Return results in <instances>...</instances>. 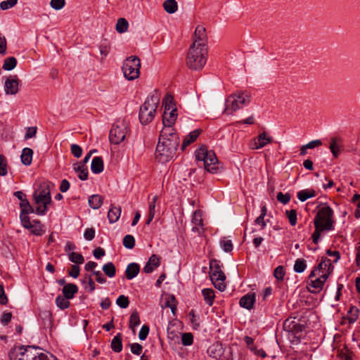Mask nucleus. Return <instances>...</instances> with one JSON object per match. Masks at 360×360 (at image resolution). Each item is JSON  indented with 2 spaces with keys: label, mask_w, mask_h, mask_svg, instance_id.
Listing matches in <instances>:
<instances>
[{
  "label": "nucleus",
  "mask_w": 360,
  "mask_h": 360,
  "mask_svg": "<svg viewBox=\"0 0 360 360\" xmlns=\"http://www.w3.org/2000/svg\"><path fill=\"white\" fill-rule=\"evenodd\" d=\"M103 198L100 195H92L89 198L90 207L94 210L98 209L103 204Z\"/></svg>",
  "instance_id": "obj_28"
},
{
  "label": "nucleus",
  "mask_w": 360,
  "mask_h": 360,
  "mask_svg": "<svg viewBox=\"0 0 360 360\" xmlns=\"http://www.w3.org/2000/svg\"><path fill=\"white\" fill-rule=\"evenodd\" d=\"M250 101V95L247 91H236L227 97L224 113L230 115L248 105Z\"/></svg>",
  "instance_id": "obj_4"
},
{
  "label": "nucleus",
  "mask_w": 360,
  "mask_h": 360,
  "mask_svg": "<svg viewBox=\"0 0 360 360\" xmlns=\"http://www.w3.org/2000/svg\"><path fill=\"white\" fill-rule=\"evenodd\" d=\"M129 132V122L125 120H117L110 131L109 140L111 143L118 145L125 139Z\"/></svg>",
  "instance_id": "obj_6"
},
{
  "label": "nucleus",
  "mask_w": 360,
  "mask_h": 360,
  "mask_svg": "<svg viewBox=\"0 0 360 360\" xmlns=\"http://www.w3.org/2000/svg\"><path fill=\"white\" fill-rule=\"evenodd\" d=\"M221 350V345L217 343L210 346L207 349V352L210 356H212L213 358H217L218 356H221L222 353Z\"/></svg>",
  "instance_id": "obj_35"
},
{
  "label": "nucleus",
  "mask_w": 360,
  "mask_h": 360,
  "mask_svg": "<svg viewBox=\"0 0 360 360\" xmlns=\"http://www.w3.org/2000/svg\"><path fill=\"white\" fill-rule=\"evenodd\" d=\"M14 195L20 200V207L21 212H34L29 201L25 198V195L22 191H15Z\"/></svg>",
  "instance_id": "obj_18"
},
{
  "label": "nucleus",
  "mask_w": 360,
  "mask_h": 360,
  "mask_svg": "<svg viewBox=\"0 0 360 360\" xmlns=\"http://www.w3.org/2000/svg\"><path fill=\"white\" fill-rule=\"evenodd\" d=\"M267 209L265 205H263L261 208V214L260 215L257 217V219L255 220V224L260 226V229L262 230L265 228L266 225V222L264 220V217L266 214Z\"/></svg>",
  "instance_id": "obj_32"
},
{
  "label": "nucleus",
  "mask_w": 360,
  "mask_h": 360,
  "mask_svg": "<svg viewBox=\"0 0 360 360\" xmlns=\"http://www.w3.org/2000/svg\"><path fill=\"white\" fill-rule=\"evenodd\" d=\"M207 35L205 28L201 25L196 27L194 33V41L192 45L198 47H207Z\"/></svg>",
  "instance_id": "obj_15"
},
{
  "label": "nucleus",
  "mask_w": 360,
  "mask_h": 360,
  "mask_svg": "<svg viewBox=\"0 0 360 360\" xmlns=\"http://www.w3.org/2000/svg\"><path fill=\"white\" fill-rule=\"evenodd\" d=\"M277 200L280 202L286 205L289 202L290 200V195L289 193H283L282 192H279L277 194Z\"/></svg>",
  "instance_id": "obj_52"
},
{
  "label": "nucleus",
  "mask_w": 360,
  "mask_h": 360,
  "mask_svg": "<svg viewBox=\"0 0 360 360\" xmlns=\"http://www.w3.org/2000/svg\"><path fill=\"white\" fill-rule=\"evenodd\" d=\"M131 352L136 355H140L143 350V347L139 343H132L130 345Z\"/></svg>",
  "instance_id": "obj_59"
},
{
  "label": "nucleus",
  "mask_w": 360,
  "mask_h": 360,
  "mask_svg": "<svg viewBox=\"0 0 360 360\" xmlns=\"http://www.w3.org/2000/svg\"><path fill=\"white\" fill-rule=\"evenodd\" d=\"M84 237L87 240H92L95 237V230L93 228L86 229L84 233Z\"/></svg>",
  "instance_id": "obj_63"
},
{
  "label": "nucleus",
  "mask_w": 360,
  "mask_h": 360,
  "mask_svg": "<svg viewBox=\"0 0 360 360\" xmlns=\"http://www.w3.org/2000/svg\"><path fill=\"white\" fill-rule=\"evenodd\" d=\"M7 172V162L6 157L4 155H0V176H6Z\"/></svg>",
  "instance_id": "obj_48"
},
{
  "label": "nucleus",
  "mask_w": 360,
  "mask_h": 360,
  "mask_svg": "<svg viewBox=\"0 0 360 360\" xmlns=\"http://www.w3.org/2000/svg\"><path fill=\"white\" fill-rule=\"evenodd\" d=\"M332 270L333 266L331 260L327 257H322L321 261L317 267L311 271L309 278H314L317 274H323V272H328L329 276Z\"/></svg>",
  "instance_id": "obj_13"
},
{
  "label": "nucleus",
  "mask_w": 360,
  "mask_h": 360,
  "mask_svg": "<svg viewBox=\"0 0 360 360\" xmlns=\"http://www.w3.org/2000/svg\"><path fill=\"white\" fill-rule=\"evenodd\" d=\"M336 141H337L336 138L331 139V141H330V149L333 155L335 157H338V155L339 154V148L336 144Z\"/></svg>",
  "instance_id": "obj_60"
},
{
  "label": "nucleus",
  "mask_w": 360,
  "mask_h": 360,
  "mask_svg": "<svg viewBox=\"0 0 360 360\" xmlns=\"http://www.w3.org/2000/svg\"><path fill=\"white\" fill-rule=\"evenodd\" d=\"M63 296L66 299H72L75 294L78 291V288L75 284L68 283L65 285L63 288Z\"/></svg>",
  "instance_id": "obj_22"
},
{
  "label": "nucleus",
  "mask_w": 360,
  "mask_h": 360,
  "mask_svg": "<svg viewBox=\"0 0 360 360\" xmlns=\"http://www.w3.org/2000/svg\"><path fill=\"white\" fill-rule=\"evenodd\" d=\"M35 354L36 357L32 359V360H49L48 356L46 354L38 352V347L35 349Z\"/></svg>",
  "instance_id": "obj_64"
},
{
  "label": "nucleus",
  "mask_w": 360,
  "mask_h": 360,
  "mask_svg": "<svg viewBox=\"0 0 360 360\" xmlns=\"http://www.w3.org/2000/svg\"><path fill=\"white\" fill-rule=\"evenodd\" d=\"M333 211L329 206L321 207L314 218V225L325 228L326 231L333 229Z\"/></svg>",
  "instance_id": "obj_9"
},
{
  "label": "nucleus",
  "mask_w": 360,
  "mask_h": 360,
  "mask_svg": "<svg viewBox=\"0 0 360 360\" xmlns=\"http://www.w3.org/2000/svg\"><path fill=\"white\" fill-rule=\"evenodd\" d=\"M68 255L70 261L75 264H80L84 262V257L79 253L72 252H69Z\"/></svg>",
  "instance_id": "obj_40"
},
{
  "label": "nucleus",
  "mask_w": 360,
  "mask_h": 360,
  "mask_svg": "<svg viewBox=\"0 0 360 360\" xmlns=\"http://www.w3.org/2000/svg\"><path fill=\"white\" fill-rule=\"evenodd\" d=\"M111 348L115 352H120L122 349V334L117 333L111 342Z\"/></svg>",
  "instance_id": "obj_30"
},
{
  "label": "nucleus",
  "mask_w": 360,
  "mask_h": 360,
  "mask_svg": "<svg viewBox=\"0 0 360 360\" xmlns=\"http://www.w3.org/2000/svg\"><path fill=\"white\" fill-rule=\"evenodd\" d=\"M129 23L125 18H119L116 24V30L119 33H124L127 31Z\"/></svg>",
  "instance_id": "obj_39"
},
{
  "label": "nucleus",
  "mask_w": 360,
  "mask_h": 360,
  "mask_svg": "<svg viewBox=\"0 0 360 360\" xmlns=\"http://www.w3.org/2000/svg\"><path fill=\"white\" fill-rule=\"evenodd\" d=\"M306 267V262L303 259H297L295 262L294 271L297 273H302Z\"/></svg>",
  "instance_id": "obj_43"
},
{
  "label": "nucleus",
  "mask_w": 360,
  "mask_h": 360,
  "mask_svg": "<svg viewBox=\"0 0 360 360\" xmlns=\"http://www.w3.org/2000/svg\"><path fill=\"white\" fill-rule=\"evenodd\" d=\"M179 142V137L174 129H162L156 147L155 159L161 163L172 160L176 155Z\"/></svg>",
  "instance_id": "obj_1"
},
{
  "label": "nucleus",
  "mask_w": 360,
  "mask_h": 360,
  "mask_svg": "<svg viewBox=\"0 0 360 360\" xmlns=\"http://www.w3.org/2000/svg\"><path fill=\"white\" fill-rule=\"evenodd\" d=\"M207 58V47L191 45L186 56V65L193 70H200L206 64Z\"/></svg>",
  "instance_id": "obj_2"
},
{
  "label": "nucleus",
  "mask_w": 360,
  "mask_h": 360,
  "mask_svg": "<svg viewBox=\"0 0 360 360\" xmlns=\"http://www.w3.org/2000/svg\"><path fill=\"white\" fill-rule=\"evenodd\" d=\"M141 323L139 313L133 311L129 318V328L135 333V328Z\"/></svg>",
  "instance_id": "obj_36"
},
{
  "label": "nucleus",
  "mask_w": 360,
  "mask_h": 360,
  "mask_svg": "<svg viewBox=\"0 0 360 360\" xmlns=\"http://www.w3.org/2000/svg\"><path fill=\"white\" fill-rule=\"evenodd\" d=\"M32 233L36 236L43 234L42 226L39 220H34L32 227L30 229Z\"/></svg>",
  "instance_id": "obj_42"
},
{
  "label": "nucleus",
  "mask_w": 360,
  "mask_h": 360,
  "mask_svg": "<svg viewBox=\"0 0 360 360\" xmlns=\"http://www.w3.org/2000/svg\"><path fill=\"white\" fill-rule=\"evenodd\" d=\"M188 316H189V319H190V321L191 323H192L193 325V327L194 329H198L199 327H200V323L199 321H198L195 314H194V311L193 310H191L189 314H188Z\"/></svg>",
  "instance_id": "obj_57"
},
{
  "label": "nucleus",
  "mask_w": 360,
  "mask_h": 360,
  "mask_svg": "<svg viewBox=\"0 0 360 360\" xmlns=\"http://www.w3.org/2000/svg\"><path fill=\"white\" fill-rule=\"evenodd\" d=\"M103 271L110 278H112L115 276L116 269L112 262H108L103 266Z\"/></svg>",
  "instance_id": "obj_37"
},
{
  "label": "nucleus",
  "mask_w": 360,
  "mask_h": 360,
  "mask_svg": "<svg viewBox=\"0 0 360 360\" xmlns=\"http://www.w3.org/2000/svg\"><path fill=\"white\" fill-rule=\"evenodd\" d=\"M91 169L94 174H99L103 170V161L101 157H95L93 158Z\"/></svg>",
  "instance_id": "obj_25"
},
{
  "label": "nucleus",
  "mask_w": 360,
  "mask_h": 360,
  "mask_svg": "<svg viewBox=\"0 0 360 360\" xmlns=\"http://www.w3.org/2000/svg\"><path fill=\"white\" fill-rule=\"evenodd\" d=\"M65 0H51L50 6L55 10H60L65 6Z\"/></svg>",
  "instance_id": "obj_53"
},
{
  "label": "nucleus",
  "mask_w": 360,
  "mask_h": 360,
  "mask_svg": "<svg viewBox=\"0 0 360 360\" xmlns=\"http://www.w3.org/2000/svg\"><path fill=\"white\" fill-rule=\"evenodd\" d=\"M33 198L36 204H42L36 209V213L39 215L46 214L48 207L47 205L51 202V197L50 189L48 186H41L40 188L35 191Z\"/></svg>",
  "instance_id": "obj_7"
},
{
  "label": "nucleus",
  "mask_w": 360,
  "mask_h": 360,
  "mask_svg": "<svg viewBox=\"0 0 360 360\" xmlns=\"http://www.w3.org/2000/svg\"><path fill=\"white\" fill-rule=\"evenodd\" d=\"M316 195V192L313 189L301 190L297 193V198L301 202H304L309 198H313Z\"/></svg>",
  "instance_id": "obj_31"
},
{
  "label": "nucleus",
  "mask_w": 360,
  "mask_h": 360,
  "mask_svg": "<svg viewBox=\"0 0 360 360\" xmlns=\"http://www.w3.org/2000/svg\"><path fill=\"white\" fill-rule=\"evenodd\" d=\"M285 214L292 226H295L297 223V212L295 210H286Z\"/></svg>",
  "instance_id": "obj_49"
},
{
  "label": "nucleus",
  "mask_w": 360,
  "mask_h": 360,
  "mask_svg": "<svg viewBox=\"0 0 360 360\" xmlns=\"http://www.w3.org/2000/svg\"><path fill=\"white\" fill-rule=\"evenodd\" d=\"M150 328L147 325L142 326L139 333V338L141 340H144L146 339L148 333H149Z\"/></svg>",
  "instance_id": "obj_56"
},
{
  "label": "nucleus",
  "mask_w": 360,
  "mask_h": 360,
  "mask_svg": "<svg viewBox=\"0 0 360 360\" xmlns=\"http://www.w3.org/2000/svg\"><path fill=\"white\" fill-rule=\"evenodd\" d=\"M159 102L160 98L158 94L147 97L139 109V118L142 124L146 125L153 121L156 115Z\"/></svg>",
  "instance_id": "obj_3"
},
{
  "label": "nucleus",
  "mask_w": 360,
  "mask_h": 360,
  "mask_svg": "<svg viewBox=\"0 0 360 360\" xmlns=\"http://www.w3.org/2000/svg\"><path fill=\"white\" fill-rule=\"evenodd\" d=\"M37 128L36 127H27L25 135V139H29L32 137H34L37 134Z\"/></svg>",
  "instance_id": "obj_62"
},
{
  "label": "nucleus",
  "mask_w": 360,
  "mask_h": 360,
  "mask_svg": "<svg viewBox=\"0 0 360 360\" xmlns=\"http://www.w3.org/2000/svg\"><path fill=\"white\" fill-rule=\"evenodd\" d=\"M17 65V60L14 57H8L4 60L3 68L5 70H12Z\"/></svg>",
  "instance_id": "obj_41"
},
{
  "label": "nucleus",
  "mask_w": 360,
  "mask_h": 360,
  "mask_svg": "<svg viewBox=\"0 0 360 360\" xmlns=\"http://www.w3.org/2000/svg\"><path fill=\"white\" fill-rule=\"evenodd\" d=\"M158 200V197L157 195H155L153 197L150 202H149L148 205V217L146 222L147 225H149L152 220L153 219L155 214V207H156V202Z\"/></svg>",
  "instance_id": "obj_27"
},
{
  "label": "nucleus",
  "mask_w": 360,
  "mask_h": 360,
  "mask_svg": "<svg viewBox=\"0 0 360 360\" xmlns=\"http://www.w3.org/2000/svg\"><path fill=\"white\" fill-rule=\"evenodd\" d=\"M255 302V293H248L240 298L239 304L240 307L243 308H245L247 309H251L253 307Z\"/></svg>",
  "instance_id": "obj_20"
},
{
  "label": "nucleus",
  "mask_w": 360,
  "mask_h": 360,
  "mask_svg": "<svg viewBox=\"0 0 360 360\" xmlns=\"http://www.w3.org/2000/svg\"><path fill=\"white\" fill-rule=\"evenodd\" d=\"M140 267L136 263L129 264L126 269V277L129 280H131L135 278L139 273Z\"/></svg>",
  "instance_id": "obj_24"
},
{
  "label": "nucleus",
  "mask_w": 360,
  "mask_h": 360,
  "mask_svg": "<svg viewBox=\"0 0 360 360\" xmlns=\"http://www.w3.org/2000/svg\"><path fill=\"white\" fill-rule=\"evenodd\" d=\"M221 246L223 250L226 252H231L233 250V244L230 240H223L220 242Z\"/></svg>",
  "instance_id": "obj_58"
},
{
  "label": "nucleus",
  "mask_w": 360,
  "mask_h": 360,
  "mask_svg": "<svg viewBox=\"0 0 360 360\" xmlns=\"http://www.w3.org/2000/svg\"><path fill=\"white\" fill-rule=\"evenodd\" d=\"M160 266V257L156 255H153L143 268L146 274L151 273L155 269Z\"/></svg>",
  "instance_id": "obj_19"
},
{
  "label": "nucleus",
  "mask_w": 360,
  "mask_h": 360,
  "mask_svg": "<svg viewBox=\"0 0 360 360\" xmlns=\"http://www.w3.org/2000/svg\"><path fill=\"white\" fill-rule=\"evenodd\" d=\"M316 276L317 278L315 279H313V278H310L309 277V283L308 285L311 288H314V290L311 291L313 293H316L323 288L325 282L328 278V272H323V274H317Z\"/></svg>",
  "instance_id": "obj_14"
},
{
  "label": "nucleus",
  "mask_w": 360,
  "mask_h": 360,
  "mask_svg": "<svg viewBox=\"0 0 360 360\" xmlns=\"http://www.w3.org/2000/svg\"><path fill=\"white\" fill-rule=\"evenodd\" d=\"M121 207L112 205L108 213V218L110 224L116 222L120 217Z\"/></svg>",
  "instance_id": "obj_23"
},
{
  "label": "nucleus",
  "mask_w": 360,
  "mask_h": 360,
  "mask_svg": "<svg viewBox=\"0 0 360 360\" xmlns=\"http://www.w3.org/2000/svg\"><path fill=\"white\" fill-rule=\"evenodd\" d=\"M135 245V239L131 235H127L123 238V245L128 249H132Z\"/></svg>",
  "instance_id": "obj_45"
},
{
  "label": "nucleus",
  "mask_w": 360,
  "mask_h": 360,
  "mask_svg": "<svg viewBox=\"0 0 360 360\" xmlns=\"http://www.w3.org/2000/svg\"><path fill=\"white\" fill-rule=\"evenodd\" d=\"M20 81L16 75L6 78L4 84V91L7 95H15L19 90Z\"/></svg>",
  "instance_id": "obj_16"
},
{
  "label": "nucleus",
  "mask_w": 360,
  "mask_h": 360,
  "mask_svg": "<svg viewBox=\"0 0 360 360\" xmlns=\"http://www.w3.org/2000/svg\"><path fill=\"white\" fill-rule=\"evenodd\" d=\"M74 170L78 173V177L82 181H85L88 179V169L84 164L77 162L73 165Z\"/></svg>",
  "instance_id": "obj_21"
},
{
  "label": "nucleus",
  "mask_w": 360,
  "mask_h": 360,
  "mask_svg": "<svg viewBox=\"0 0 360 360\" xmlns=\"http://www.w3.org/2000/svg\"><path fill=\"white\" fill-rule=\"evenodd\" d=\"M33 212H21L20 214V219L22 226L27 229H30L32 227L33 221H30V218L28 217L29 213Z\"/></svg>",
  "instance_id": "obj_34"
},
{
  "label": "nucleus",
  "mask_w": 360,
  "mask_h": 360,
  "mask_svg": "<svg viewBox=\"0 0 360 360\" xmlns=\"http://www.w3.org/2000/svg\"><path fill=\"white\" fill-rule=\"evenodd\" d=\"M210 277L216 288L220 291H224L226 288L224 280L226 276L224 272L220 269L219 266L216 263V261L210 262Z\"/></svg>",
  "instance_id": "obj_10"
},
{
  "label": "nucleus",
  "mask_w": 360,
  "mask_h": 360,
  "mask_svg": "<svg viewBox=\"0 0 360 360\" xmlns=\"http://www.w3.org/2000/svg\"><path fill=\"white\" fill-rule=\"evenodd\" d=\"M195 158L198 161L203 162L204 167L207 172H217L219 162L214 151L208 150L205 146H202L195 150Z\"/></svg>",
  "instance_id": "obj_5"
},
{
  "label": "nucleus",
  "mask_w": 360,
  "mask_h": 360,
  "mask_svg": "<svg viewBox=\"0 0 360 360\" xmlns=\"http://www.w3.org/2000/svg\"><path fill=\"white\" fill-rule=\"evenodd\" d=\"M314 226L315 231L312 234L313 242L314 243H318L321 233L323 231H326V229L319 226V225H314Z\"/></svg>",
  "instance_id": "obj_50"
},
{
  "label": "nucleus",
  "mask_w": 360,
  "mask_h": 360,
  "mask_svg": "<svg viewBox=\"0 0 360 360\" xmlns=\"http://www.w3.org/2000/svg\"><path fill=\"white\" fill-rule=\"evenodd\" d=\"M34 347L29 346L25 348L23 346L15 347L9 352L11 360H32L36 357Z\"/></svg>",
  "instance_id": "obj_11"
},
{
  "label": "nucleus",
  "mask_w": 360,
  "mask_h": 360,
  "mask_svg": "<svg viewBox=\"0 0 360 360\" xmlns=\"http://www.w3.org/2000/svg\"><path fill=\"white\" fill-rule=\"evenodd\" d=\"M18 0H6L0 3V8L1 10L5 11L13 8L16 5Z\"/></svg>",
  "instance_id": "obj_51"
},
{
  "label": "nucleus",
  "mask_w": 360,
  "mask_h": 360,
  "mask_svg": "<svg viewBox=\"0 0 360 360\" xmlns=\"http://www.w3.org/2000/svg\"><path fill=\"white\" fill-rule=\"evenodd\" d=\"M141 62L138 57L131 56L123 63L122 72L128 80H134L139 77L140 74Z\"/></svg>",
  "instance_id": "obj_8"
},
{
  "label": "nucleus",
  "mask_w": 360,
  "mask_h": 360,
  "mask_svg": "<svg viewBox=\"0 0 360 360\" xmlns=\"http://www.w3.org/2000/svg\"><path fill=\"white\" fill-rule=\"evenodd\" d=\"M71 153L72 155L76 158L81 157L82 154V148L77 144H72L71 145Z\"/></svg>",
  "instance_id": "obj_61"
},
{
  "label": "nucleus",
  "mask_w": 360,
  "mask_h": 360,
  "mask_svg": "<svg viewBox=\"0 0 360 360\" xmlns=\"http://www.w3.org/2000/svg\"><path fill=\"white\" fill-rule=\"evenodd\" d=\"M68 300L63 295H58L56 298V304L58 308L63 310L70 307V303Z\"/></svg>",
  "instance_id": "obj_38"
},
{
  "label": "nucleus",
  "mask_w": 360,
  "mask_h": 360,
  "mask_svg": "<svg viewBox=\"0 0 360 360\" xmlns=\"http://www.w3.org/2000/svg\"><path fill=\"white\" fill-rule=\"evenodd\" d=\"M272 141V137L269 136L265 131H264L259 134L257 139H255L252 148V149L262 148L266 146L268 143H271Z\"/></svg>",
  "instance_id": "obj_17"
},
{
  "label": "nucleus",
  "mask_w": 360,
  "mask_h": 360,
  "mask_svg": "<svg viewBox=\"0 0 360 360\" xmlns=\"http://www.w3.org/2000/svg\"><path fill=\"white\" fill-rule=\"evenodd\" d=\"M165 11L169 13H174L178 9V4L176 0H165L163 3Z\"/></svg>",
  "instance_id": "obj_29"
},
{
  "label": "nucleus",
  "mask_w": 360,
  "mask_h": 360,
  "mask_svg": "<svg viewBox=\"0 0 360 360\" xmlns=\"http://www.w3.org/2000/svg\"><path fill=\"white\" fill-rule=\"evenodd\" d=\"M181 341L184 345L188 346L192 345L193 341V335L190 333H184L182 335Z\"/></svg>",
  "instance_id": "obj_54"
},
{
  "label": "nucleus",
  "mask_w": 360,
  "mask_h": 360,
  "mask_svg": "<svg viewBox=\"0 0 360 360\" xmlns=\"http://www.w3.org/2000/svg\"><path fill=\"white\" fill-rule=\"evenodd\" d=\"M32 156L33 150L31 148H23L20 156L22 163L26 166L31 165L32 161Z\"/></svg>",
  "instance_id": "obj_26"
},
{
  "label": "nucleus",
  "mask_w": 360,
  "mask_h": 360,
  "mask_svg": "<svg viewBox=\"0 0 360 360\" xmlns=\"http://www.w3.org/2000/svg\"><path fill=\"white\" fill-rule=\"evenodd\" d=\"M202 294L205 302L212 306L214 298V292L211 288H205L202 290Z\"/></svg>",
  "instance_id": "obj_33"
},
{
  "label": "nucleus",
  "mask_w": 360,
  "mask_h": 360,
  "mask_svg": "<svg viewBox=\"0 0 360 360\" xmlns=\"http://www.w3.org/2000/svg\"><path fill=\"white\" fill-rule=\"evenodd\" d=\"M116 304L120 307H121L122 309H126L129 304V300L128 297H127L124 295H120L116 300Z\"/></svg>",
  "instance_id": "obj_46"
},
{
  "label": "nucleus",
  "mask_w": 360,
  "mask_h": 360,
  "mask_svg": "<svg viewBox=\"0 0 360 360\" xmlns=\"http://www.w3.org/2000/svg\"><path fill=\"white\" fill-rule=\"evenodd\" d=\"M285 274V272L283 266H277L274 271V276L279 281L283 280Z\"/></svg>",
  "instance_id": "obj_47"
},
{
  "label": "nucleus",
  "mask_w": 360,
  "mask_h": 360,
  "mask_svg": "<svg viewBox=\"0 0 360 360\" xmlns=\"http://www.w3.org/2000/svg\"><path fill=\"white\" fill-rule=\"evenodd\" d=\"M110 50V45L107 41H103L99 46L100 53L104 56H106Z\"/></svg>",
  "instance_id": "obj_55"
},
{
  "label": "nucleus",
  "mask_w": 360,
  "mask_h": 360,
  "mask_svg": "<svg viewBox=\"0 0 360 360\" xmlns=\"http://www.w3.org/2000/svg\"><path fill=\"white\" fill-rule=\"evenodd\" d=\"M348 314L349 322L351 323H354L359 317V309L356 307H352L349 309Z\"/></svg>",
  "instance_id": "obj_44"
},
{
  "label": "nucleus",
  "mask_w": 360,
  "mask_h": 360,
  "mask_svg": "<svg viewBox=\"0 0 360 360\" xmlns=\"http://www.w3.org/2000/svg\"><path fill=\"white\" fill-rule=\"evenodd\" d=\"M176 109L173 108L172 105H166L165 107V112L162 116L163 128L174 129L172 126L174 124L176 118L177 112Z\"/></svg>",
  "instance_id": "obj_12"
}]
</instances>
